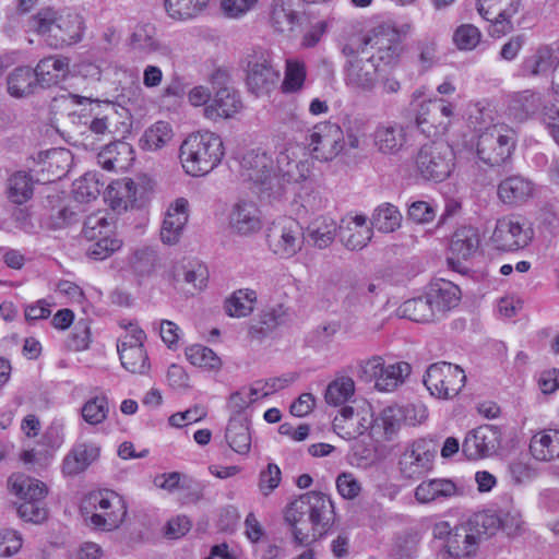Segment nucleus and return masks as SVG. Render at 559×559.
Wrapping results in <instances>:
<instances>
[{
    "label": "nucleus",
    "mask_w": 559,
    "mask_h": 559,
    "mask_svg": "<svg viewBox=\"0 0 559 559\" xmlns=\"http://www.w3.org/2000/svg\"><path fill=\"white\" fill-rule=\"evenodd\" d=\"M478 544L479 539L473 530L461 526L448 538L445 548L449 556L454 559H469L476 555Z\"/></svg>",
    "instance_id": "nucleus-34"
},
{
    "label": "nucleus",
    "mask_w": 559,
    "mask_h": 559,
    "mask_svg": "<svg viewBox=\"0 0 559 559\" xmlns=\"http://www.w3.org/2000/svg\"><path fill=\"white\" fill-rule=\"evenodd\" d=\"M404 420L403 409L400 406H388L381 411L372 423V438L377 441L390 440L400 429Z\"/></svg>",
    "instance_id": "nucleus-37"
},
{
    "label": "nucleus",
    "mask_w": 559,
    "mask_h": 559,
    "mask_svg": "<svg viewBox=\"0 0 559 559\" xmlns=\"http://www.w3.org/2000/svg\"><path fill=\"white\" fill-rule=\"evenodd\" d=\"M81 510L91 526L106 532L118 528L127 516L124 499L111 490L90 493L84 499Z\"/></svg>",
    "instance_id": "nucleus-4"
},
{
    "label": "nucleus",
    "mask_w": 559,
    "mask_h": 559,
    "mask_svg": "<svg viewBox=\"0 0 559 559\" xmlns=\"http://www.w3.org/2000/svg\"><path fill=\"white\" fill-rule=\"evenodd\" d=\"M454 151L445 142H431L423 145L416 156V168L427 180L442 181L454 167Z\"/></svg>",
    "instance_id": "nucleus-10"
},
{
    "label": "nucleus",
    "mask_w": 559,
    "mask_h": 559,
    "mask_svg": "<svg viewBox=\"0 0 559 559\" xmlns=\"http://www.w3.org/2000/svg\"><path fill=\"white\" fill-rule=\"evenodd\" d=\"M271 19L277 31L286 32L294 28L298 15L289 1L273 0Z\"/></svg>",
    "instance_id": "nucleus-51"
},
{
    "label": "nucleus",
    "mask_w": 559,
    "mask_h": 559,
    "mask_svg": "<svg viewBox=\"0 0 559 559\" xmlns=\"http://www.w3.org/2000/svg\"><path fill=\"white\" fill-rule=\"evenodd\" d=\"M309 147L318 160H333L345 148L343 129L337 123L331 121L317 123L310 130Z\"/></svg>",
    "instance_id": "nucleus-15"
},
{
    "label": "nucleus",
    "mask_w": 559,
    "mask_h": 559,
    "mask_svg": "<svg viewBox=\"0 0 559 559\" xmlns=\"http://www.w3.org/2000/svg\"><path fill=\"white\" fill-rule=\"evenodd\" d=\"M280 81V71L272 64L267 51H255L249 56L247 85L255 96L269 95Z\"/></svg>",
    "instance_id": "nucleus-16"
},
{
    "label": "nucleus",
    "mask_w": 559,
    "mask_h": 559,
    "mask_svg": "<svg viewBox=\"0 0 559 559\" xmlns=\"http://www.w3.org/2000/svg\"><path fill=\"white\" fill-rule=\"evenodd\" d=\"M226 440L235 452L247 454L251 445L248 425L241 420L231 419L226 429Z\"/></svg>",
    "instance_id": "nucleus-46"
},
{
    "label": "nucleus",
    "mask_w": 559,
    "mask_h": 559,
    "mask_svg": "<svg viewBox=\"0 0 559 559\" xmlns=\"http://www.w3.org/2000/svg\"><path fill=\"white\" fill-rule=\"evenodd\" d=\"M229 227L239 235H250L261 227L259 210L251 201L234 204L229 214Z\"/></svg>",
    "instance_id": "nucleus-30"
},
{
    "label": "nucleus",
    "mask_w": 559,
    "mask_h": 559,
    "mask_svg": "<svg viewBox=\"0 0 559 559\" xmlns=\"http://www.w3.org/2000/svg\"><path fill=\"white\" fill-rule=\"evenodd\" d=\"M135 190L136 188L133 180L124 178L122 180L115 182L114 186H110L108 197L115 199V201H112L115 206L127 207L128 202L134 200Z\"/></svg>",
    "instance_id": "nucleus-62"
},
{
    "label": "nucleus",
    "mask_w": 559,
    "mask_h": 559,
    "mask_svg": "<svg viewBox=\"0 0 559 559\" xmlns=\"http://www.w3.org/2000/svg\"><path fill=\"white\" fill-rule=\"evenodd\" d=\"M501 432L491 425L479 426L469 431L462 444V451L469 460L490 456L500 445Z\"/></svg>",
    "instance_id": "nucleus-19"
},
{
    "label": "nucleus",
    "mask_w": 559,
    "mask_h": 559,
    "mask_svg": "<svg viewBox=\"0 0 559 559\" xmlns=\"http://www.w3.org/2000/svg\"><path fill=\"white\" fill-rule=\"evenodd\" d=\"M28 27L46 45L55 49H61L75 45L83 39L85 21L76 12L44 8L28 19Z\"/></svg>",
    "instance_id": "nucleus-2"
},
{
    "label": "nucleus",
    "mask_w": 559,
    "mask_h": 559,
    "mask_svg": "<svg viewBox=\"0 0 559 559\" xmlns=\"http://www.w3.org/2000/svg\"><path fill=\"white\" fill-rule=\"evenodd\" d=\"M173 138V130L169 123L158 121L148 128L142 139V147L148 151H157L165 146Z\"/></svg>",
    "instance_id": "nucleus-50"
},
{
    "label": "nucleus",
    "mask_w": 559,
    "mask_h": 559,
    "mask_svg": "<svg viewBox=\"0 0 559 559\" xmlns=\"http://www.w3.org/2000/svg\"><path fill=\"white\" fill-rule=\"evenodd\" d=\"M355 393V382L349 377H341L333 380L325 390L328 404L338 406L346 403Z\"/></svg>",
    "instance_id": "nucleus-49"
},
{
    "label": "nucleus",
    "mask_w": 559,
    "mask_h": 559,
    "mask_svg": "<svg viewBox=\"0 0 559 559\" xmlns=\"http://www.w3.org/2000/svg\"><path fill=\"white\" fill-rule=\"evenodd\" d=\"M156 252L150 248L139 249L133 253L131 265L140 274H150L156 266Z\"/></svg>",
    "instance_id": "nucleus-64"
},
{
    "label": "nucleus",
    "mask_w": 559,
    "mask_h": 559,
    "mask_svg": "<svg viewBox=\"0 0 559 559\" xmlns=\"http://www.w3.org/2000/svg\"><path fill=\"white\" fill-rule=\"evenodd\" d=\"M130 46L133 50L145 56L169 57L170 48L159 40L156 27L144 23L135 26L130 36Z\"/></svg>",
    "instance_id": "nucleus-26"
},
{
    "label": "nucleus",
    "mask_w": 559,
    "mask_h": 559,
    "mask_svg": "<svg viewBox=\"0 0 559 559\" xmlns=\"http://www.w3.org/2000/svg\"><path fill=\"white\" fill-rule=\"evenodd\" d=\"M373 414L370 406L360 409H354L345 406L333 420L334 431L346 440H353L370 431L372 437Z\"/></svg>",
    "instance_id": "nucleus-18"
},
{
    "label": "nucleus",
    "mask_w": 559,
    "mask_h": 559,
    "mask_svg": "<svg viewBox=\"0 0 559 559\" xmlns=\"http://www.w3.org/2000/svg\"><path fill=\"white\" fill-rule=\"evenodd\" d=\"M100 454V448L92 442L75 444L62 461V473L66 476H76L85 472L90 465L96 462Z\"/></svg>",
    "instance_id": "nucleus-28"
},
{
    "label": "nucleus",
    "mask_w": 559,
    "mask_h": 559,
    "mask_svg": "<svg viewBox=\"0 0 559 559\" xmlns=\"http://www.w3.org/2000/svg\"><path fill=\"white\" fill-rule=\"evenodd\" d=\"M209 1L210 0H164V5L169 17L176 21H187L203 12Z\"/></svg>",
    "instance_id": "nucleus-42"
},
{
    "label": "nucleus",
    "mask_w": 559,
    "mask_h": 559,
    "mask_svg": "<svg viewBox=\"0 0 559 559\" xmlns=\"http://www.w3.org/2000/svg\"><path fill=\"white\" fill-rule=\"evenodd\" d=\"M480 38V31L472 24H462L453 34V41L460 50L475 49Z\"/></svg>",
    "instance_id": "nucleus-59"
},
{
    "label": "nucleus",
    "mask_w": 559,
    "mask_h": 559,
    "mask_svg": "<svg viewBox=\"0 0 559 559\" xmlns=\"http://www.w3.org/2000/svg\"><path fill=\"white\" fill-rule=\"evenodd\" d=\"M521 0H477L479 15L493 23V34H506L512 28L510 19L518 13Z\"/></svg>",
    "instance_id": "nucleus-21"
},
{
    "label": "nucleus",
    "mask_w": 559,
    "mask_h": 559,
    "mask_svg": "<svg viewBox=\"0 0 559 559\" xmlns=\"http://www.w3.org/2000/svg\"><path fill=\"white\" fill-rule=\"evenodd\" d=\"M534 192V185L522 176H511L498 186L499 199L506 204H521Z\"/></svg>",
    "instance_id": "nucleus-35"
},
{
    "label": "nucleus",
    "mask_w": 559,
    "mask_h": 559,
    "mask_svg": "<svg viewBox=\"0 0 559 559\" xmlns=\"http://www.w3.org/2000/svg\"><path fill=\"white\" fill-rule=\"evenodd\" d=\"M532 456L542 462L559 457V431L547 429L534 435L530 442Z\"/></svg>",
    "instance_id": "nucleus-36"
},
{
    "label": "nucleus",
    "mask_w": 559,
    "mask_h": 559,
    "mask_svg": "<svg viewBox=\"0 0 559 559\" xmlns=\"http://www.w3.org/2000/svg\"><path fill=\"white\" fill-rule=\"evenodd\" d=\"M133 162V148L124 141L112 142L97 154V163L106 170L121 171Z\"/></svg>",
    "instance_id": "nucleus-31"
},
{
    "label": "nucleus",
    "mask_w": 559,
    "mask_h": 559,
    "mask_svg": "<svg viewBox=\"0 0 559 559\" xmlns=\"http://www.w3.org/2000/svg\"><path fill=\"white\" fill-rule=\"evenodd\" d=\"M402 214L391 203L379 205L372 213L370 225L382 233H393L401 227Z\"/></svg>",
    "instance_id": "nucleus-43"
},
{
    "label": "nucleus",
    "mask_w": 559,
    "mask_h": 559,
    "mask_svg": "<svg viewBox=\"0 0 559 559\" xmlns=\"http://www.w3.org/2000/svg\"><path fill=\"white\" fill-rule=\"evenodd\" d=\"M426 294L436 313L456 307L461 300L459 286L442 278L432 282Z\"/></svg>",
    "instance_id": "nucleus-32"
},
{
    "label": "nucleus",
    "mask_w": 559,
    "mask_h": 559,
    "mask_svg": "<svg viewBox=\"0 0 559 559\" xmlns=\"http://www.w3.org/2000/svg\"><path fill=\"white\" fill-rule=\"evenodd\" d=\"M342 52L347 57L343 68L346 87L357 94L372 93L379 82L374 55L365 51L364 45H354L353 43L344 45Z\"/></svg>",
    "instance_id": "nucleus-5"
},
{
    "label": "nucleus",
    "mask_w": 559,
    "mask_h": 559,
    "mask_svg": "<svg viewBox=\"0 0 559 559\" xmlns=\"http://www.w3.org/2000/svg\"><path fill=\"white\" fill-rule=\"evenodd\" d=\"M189 218V202L185 198H177L171 202L165 213L160 228V239L166 245L179 241Z\"/></svg>",
    "instance_id": "nucleus-23"
},
{
    "label": "nucleus",
    "mask_w": 559,
    "mask_h": 559,
    "mask_svg": "<svg viewBox=\"0 0 559 559\" xmlns=\"http://www.w3.org/2000/svg\"><path fill=\"white\" fill-rule=\"evenodd\" d=\"M306 80V66L298 59H288L286 61L285 78L282 84L283 91L294 93L299 91Z\"/></svg>",
    "instance_id": "nucleus-55"
},
{
    "label": "nucleus",
    "mask_w": 559,
    "mask_h": 559,
    "mask_svg": "<svg viewBox=\"0 0 559 559\" xmlns=\"http://www.w3.org/2000/svg\"><path fill=\"white\" fill-rule=\"evenodd\" d=\"M242 109L240 95L229 87L219 88L209 105L204 107V117L216 121L233 118Z\"/></svg>",
    "instance_id": "nucleus-27"
},
{
    "label": "nucleus",
    "mask_w": 559,
    "mask_h": 559,
    "mask_svg": "<svg viewBox=\"0 0 559 559\" xmlns=\"http://www.w3.org/2000/svg\"><path fill=\"white\" fill-rule=\"evenodd\" d=\"M462 495L463 489L450 478L425 479L414 490V497L420 504L443 501Z\"/></svg>",
    "instance_id": "nucleus-24"
},
{
    "label": "nucleus",
    "mask_w": 559,
    "mask_h": 559,
    "mask_svg": "<svg viewBox=\"0 0 559 559\" xmlns=\"http://www.w3.org/2000/svg\"><path fill=\"white\" fill-rule=\"evenodd\" d=\"M373 145L383 155H395L407 144L405 127L396 122L380 123L373 134Z\"/></svg>",
    "instance_id": "nucleus-25"
},
{
    "label": "nucleus",
    "mask_w": 559,
    "mask_h": 559,
    "mask_svg": "<svg viewBox=\"0 0 559 559\" xmlns=\"http://www.w3.org/2000/svg\"><path fill=\"white\" fill-rule=\"evenodd\" d=\"M257 300V294L251 289H239L226 300L225 309L230 317L241 318L250 314Z\"/></svg>",
    "instance_id": "nucleus-47"
},
{
    "label": "nucleus",
    "mask_w": 559,
    "mask_h": 559,
    "mask_svg": "<svg viewBox=\"0 0 559 559\" xmlns=\"http://www.w3.org/2000/svg\"><path fill=\"white\" fill-rule=\"evenodd\" d=\"M33 71L38 85L51 87L66 80L70 72V60L63 56H49L41 59Z\"/></svg>",
    "instance_id": "nucleus-29"
},
{
    "label": "nucleus",
    "mask_w": 559,
    "mask_h": 559,
    "mask_svg": "<svg viewBox=\"0 0 559 559\" xmlns=\"http://www.w3.org/2000/svg\"><path fill=\"white\" fill-rule=\"evenodd\" d=\"M437 447L431 440L418 439L408 444L399 460V471L405 479H418L433 467Z\"/></svg>",
    "instance_id": "nucleus-14"
},
{
    "label": "nucleus",
    "mask_w": 559,
    "mask_h": 559,
    "mask_svg": "<svg viewBox=\"0 0 559 559\" xmlns=\"http://www.w3.org/2000/svg\"><path fill=\"white\" fill-rule=\"evenodd\" d=\"M109 213H93L84 222L83 235L87 240H96L99 237L111 236L114 222Z\"/></svg>",
    "instance_id": "nucleus-48"
},
{
    "label": "nucleus",
    "mask_w": 559,
    "mask_h": 559,
    "mask_svg": "<svg viewBox=\"0 0 559 559\" xmlns=\"http://www.w3.org/2000/svg\"><path fill=\"white\" fill-rule=\"evenodd\" d=\"M338 229L337 223L329 216L313 218L305 229L306 241L317 249L330 247Z\"/></svg>",
    "instance_id": "nucleus-33"
},
{
    "label": "nucleus",
    "mask_w": 559,
    "mask_h": 559,
    "mask_svg": "<svg viewBox=\"0 0 559 559\" xmlns=\"http://www.w3.org/2000/svg\"><path fill=\"white\" fill-rule=\"evenodd\" d=\"M122 367L132 372L144 374L150 369L148 357L144 346L118 352Z\"/></svg>",
    "instance_id": "nucleus-53"
},
{
    "label": "nucleus",
    "mask_w": 559,
    "mask_h": 559,
    "mask_svg": "<svg viewBox=\"0 0 559 559\" xmlns=\"http://www.w3.org/2000/svg\"><path fill=\"white\" fill-rule=\"evenodd\" d=\"M8 92L13 97H25L34 92L37 81L33 69L19 67L7 79Z\"/></svg>",
    "instance_id": "nucleus-40"
},
{
    "label": "nucleus",
    "mask_w": 559,
    "mask_h": 559,
    "mask_svg": "<svg viewBox=\"0 0 559 559\" xmlns=\"http://www.w3.org/2000/svg\"><path fill=\"white\" fill-rule=\"evenodd\" d=\"M267 241L274 254L289 259L302 249L306 242L305 229L298 221L286 217L272 225Z\"/></svg>",
    "instance_id": "nucleus-12"
},
{
    "label": "nucleus",
    "mask_w": 559,
    "mask_h": 559,
    "mask_svg": "<svg viewBox=\"0 0 559 559\" xmlns=\"http://www.w3.org/2000/svg\"><path fill=\"white\" fill-rule=\"evenodd\" d=\"M334 515L333 502L326 495L309 491L286 507L284 520L290 527L294 542L309 546L329 532Z\"/></svg>",
    "instance_id": "nucleus-1"
},
{
    "label": "nucleus",
    "mask_w": 559,
    "mask_h": 559,
    "mask_svg": "<svg viewBox=\"0 0 559 559\" xmlns=\"http://www.w3.org/2000/svg\"><path fill=\"white\" fill-rule=\"evenodd\" d=\"M109 413V403L105 395L87 400L81 408L83 419L92 426L105 421Z\"/></svg>",
    "instance_id": "nucleus-52"
},
{
    "label": "nucleus",
    "mask_w": 559,
    "mask_h": 559,
    "mask_svg": "<svg viewBox=\"0 0 559 559\" xmlns=\"http://www.w3.org/2000/svg\"><path fill=\"white\" fill-rule=\"evenodd\" d=\"M34 193L33 177L24 171L13 173L7 180V198L10 202L22 205L32 199Z\"/></svg>",
    "instance_id": "nucleus-39"
},
{
    "label": "nucleus",
    "mask_w": 559,
    "mask_h": 559,
    "mask_svg": "<svg viewBox=\"0 0 559 559\" xmlns=\"http://www.w3.org/2000/svg\"><path fill=\"white\" fill-rule=\"evenodd\" d=\"M468 528H472L475 535L480 540L483 535H492L496 530L499 528V513H479L476 514L467 525Z\"/></svg>",
    "instance_id": "nucleus-60"
},
{
    "label": "nucleus",
    "mask_w": 559,
    "mask_h": 559,
    "mask_svg": "<svg viewBox=\"0 0 559 559\" xmlns=\"http://www.w3.org/2000/svg\"><path fill=\"white\" fill-rule=\"evenodd\" d=\"M399 314L415 322H429L435 318L436 312L426 295L403 302L399 308Z\"/></svg>",
    "instance_id": "nucleus-44"
},
{
    "label": "nucleus",
    "mask_w": 559,
    "mask_h": 559,
    "mask_svg": "<svg viewBox=\"0 0 559 559\" xmlns=\"http://www.w3.org/2000/svg\"><path fill=\"white\" fill-rule=\"evenodd\" d=\"M411 371V365L405 361L384 365L380 379L377 380L376 388L379 391L391 392L405 381Z\"/></svg>",
    "instance_id": "nucleus-41"
},
{
    "label": "nucleus",
    "mask_w": 559,
    "mask_h": 559,
    "mask_svg": "<svg viewBox=\"0 0 559 559\" xmlns=\"http://www.w3.org/2000/svg\"><path fill=\"white\" fill-rule=\"evenodd\" d=\"M225 155L222 138L211 131L188 135L180 145L179 158L190 176H204L216 168Z\"/></svg>",
    "instance_id": "nucleus-3"
},
{
    "label": "nucleus",
    "mask_w": 559,
    "mask_h": 559,
    "mask_svg": "<svg viewBox=\"0 0 559 559\" xmlns=\"http://www.w3.org/2000/svg\"><path fill=\"white\" fill-rule=\"evenodd\" d=\"M8 487L22 502L17 514L27 522L40 523L47 518L45 498L48 492L46 485L28 475L16 473L9 477Z\"/></svg>",
    "instance_id": "nucleus-6"
},
{
    "label": "nucleus",
    "mask_w": 559,
    "mask_h": 559,
    "mask_svg": "<svg viewBox=\"0 0 559 559\" xmlns=\"http://www.w3.org/2000/svg\"><path fill=\"white\" fill-rule=\"evenodd\" d=\"M495 248L501 251H514L526 247L531 241V230L513 217H502L497 221L491 235Z\"/></svg>",
    "instance_id": "nucleus-20"
},
{
    "label": "nucleus",
    "mask_w": 559,
    "mask_h": 559,
    "mask_svg": "<svg viewBox=\"0 0 559 559\" xmlns=\"http://www.w3.org/2000/svg\"><path fill=\"white\" fill-rule=\"evenodd\" d=\"M187 359L194 366L205 369H218L222 365L219 357L209 347L192 345L186 350Z\"/></svg>",
    "instance_id": "nucleus-56"
},
{
    "label": "nucleus",
    "mask_w": 559,
    "mask_h": 559,
    "mask_svg": "<svg viewBox=\"0 0 559 559\" xmlns=\"http://www.w3.org/2000/svg\"><path fill=\"white\" fill-rule=\"evenodd\" d=\"M342 243L349 250H361L371 240L373 230L362 214L346 215L338 225Z\"/></svg>",
    "instance_id": "nucleus-22"
},
{
    "label": "nucleus",
    "mask_w": 559,
    "mask_h": 559,
    "mask_svg": "<svg viewBox=\"0 0 559 559\" xmlns=\"http://www.w3.org/2000/svg\"><path fill=\"white\" fill-rule=\"evenodd\" d=\"M508 472L515 484L531 481L538 475V469L524 457L511 460L508 465Z\"/></svg>",
    "instance_id": "nucleus-58"
},
{
    "label": "nucleus",
    "mask_w": 559,
    "mask_h": 559,
    "mask_svg": "<svg viewBox=\"0 0 559 559\" xmlns=\"http://www.w3.org/2000/svg\"><path fill=\"white\" fill-rule=\"evenodd\" d=\"M44 170H46L52 179L61 178L69 169L72 163V154L67 148H52L45 153L43 159Z\"/></svg>",
    "instance_id": "nucleus-45"
},
{
    "label": "nucleus",
    "mask_w": 559,
    "mask_h": 559,
    "mask_svg": "<svg viewBox=\"0 0 559 559\" xmlns=\"http://www.w3.org/2000/svg\"><path fill=\"white\" fill-rule=\"evenodd\" d=\"M273 160L264 152L250 151L240 163V175L243 180L254 185L257 192L267 199H277L285 192L284 185L277 176L272 175Z\"/></svg>",
    "instance_id": "nucleus-7"
},
{
    "label": "nucleus",
    "mask_w": 559,
    "mask_h": 559,
    "mask_svg": "<svg viewBox=\"0 0 559 559\" xmlns=\"http://www.w3.org/2000/svg\"><path fill=\"white\" fill-rule=\"evenodd\" d=\"M479 247L480 235L477 228L469 225L456 228L450 238L448 265L460 274H466L469 270L466 263L478 254Z\"/></svg>",
    "instance_id": "nucleus-13"
},
{
    "label": "nucleus",
    "mask_w": 559,
    "mask_h": 559,
    "mask_svg": "<svg viewBox=\"0 0 559 559\" xmlns=\"http://www.w3.org/2000/svg\"><path fill=\"white\" fill-rule=\"evenodd\" d=\"M87 249V254L94 260H105L121 247V240L112 236L99 237Z\"/></svg>",
    "instance_id": "nucleus-61"
},
{
    "label": "nucleus",
    "mask_w": 559,
    "mask_h": 559,
    "mask_svg": "<svg viewBox=\"0 0 559 559\" xmlns=\"http://www.w3.org/2000/svg\"><path fill=\"white\" fill-rule=\"evenodd\" d=\"M514 147V131L504 124H493L478 135L476 153L484 164L495 167L508 160Z\"/></svg>",
    "instance_id": "nucleus-9"
},
{
    "label": "nucleus",
    "mask_w": 559,
    "mask_h": 559,
    "mask_svg": "<svg viewBox=\"0 0 559 559\" xmlns=\"http://www.w3.org/2000/svg\"><path fill=\"white\" fill-rule=\"evenodd\" d=\"M277 178L282 183H298L306 180L311 171V163L306 148L297 143L287 144L276 157Z\"/></svg>",
    "instance_id": "nucleus-17"
},
{
    "label": "nucleus",
    "mask_w": 559,
    "mask_h": 559,
    "mask_svg": "<svg viewBox=\"0 0 559 559\" xmlns=\"http://www.w3.org/2000/svg\"><path fill=\"white\" fill-rule=\"evenodd\" d=\"M432 108V124L445 131L451 123L453 117V106L443 99H435L423 103V109L429 111Z\"/></svg>",
    "instance_id": "nucleus-57"
},
{
    "label": "nucleus",
    "mask_w": 559,
    "mask_h": 559,
    "mask_svg": "<svg viewBox=\"0 0 559 559\" xmlns=\"http://www.w3.org/2000/svg\"><path fill=\"white\" fill-rule=\"evenodd\" d=\"M102 187L96 174L87 173L73 182V194L79 202H88L99 195Z\"/></svg>",
    "instance_id": "nucleus-54"
},
{
    "label": "nucleus",
    "mask_w": 559,
    "mask_h": 559,
    "mask_svg": "<svg viewBox=\"0 0 559 559\" xmlns=\"http://www.w3.org/2000/svg\"><path fill=\"white\" fill-rule=\"evenodd\" d=\"M409 29V25H405L402 29H397L390 23H382L373 27L370 33L362 39L353 40L354 45H364L365 51L374 55V59L385 64L397 62L402 51V34Z\"/></svg>",
    "instance_id": "nucleus-8"
},
{
    "label": "nucleus",
    "mask_w": 559,
    "mask_h": 559,
    "mask_svg": "<svg viewBox=\"0 0 559 559\" xmlns=\"http://www.w3.org/2000/svg\"><path fill=\"white\" fill-rule=\"evenodd\" d=\"M542 106L538 93L526 90L514 93L509 102V114L519 121H524L535 115Z\"/></svg>",
    "instance_id": "nucleus-38"
},
{
    "label": "nucleus",
    "mask_w": 559,
    "mask_h": 559,
    "mask_svg": "<svg viewBox=\"0 0 559 559\" xmlns=\"http://www.w3.org/2000/svg\"><path fill=\"white\" fill-rule=\"evenodd\" d=\"M281 479L282 472L280 467L274 463H270L259 475V490L264 497H267L278 487Z\"/></svg>",
    "instance_id": "nucleus-63"
},
{
    "label": "nucleus",
    "mask_w": 559,
    "mask_h": 559,
    "mask_svg": "<svg viewBox=\"0 0 559 559\" xmlns=\"http://www.w3.org/2000/svg\"><path fill=\"white\" fill-rule=\"evenodd\" d=\"M465 381L464 370L445 361L431 365L424 377V383L430 394L441 400L456 396Z\"/></svg>",
    "instance_id": "nucleus-11"
}]
</instances>
